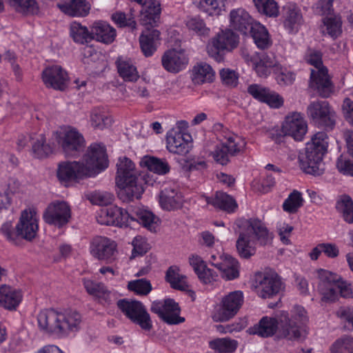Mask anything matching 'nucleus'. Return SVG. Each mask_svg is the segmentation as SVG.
I'll list each match as a JSON object with an SVG mask.
<instances>
[{
    "instance_id": "nucleus-47",
    "label": "nucleus",
    "mask_w": 353,
    "mask_h": 353,
    "mask_svg": "<svg viewBox=\"0 0 353 353\" xmlns=\"http://www.w3.org/2000/svg\"><path fill=\"white\" fill-rule=\"evenodd\" d=\"M142 163L148 169L159 174H165L170 171V166L165 160L154 157H145Z\"/></svg>"
},
{
    "instance_id": "nucleus-23",
    "label": "nucleus",
    "mask_w": 353,
    "mask_h": 353,
    "mask_svg": "<svg viewBox=\"0 0 353 353\" xmlns=\"http://www.w3.org/2000/svg\"><path fill=\"white\" fill-rule=\"evenodd\" d=\"M248 92L254 99L266 103L272 108H279L283 104V99L279 94L258 84L250 85L248 88Z\"/></svg>"
},
{
    "instance_id": "nucleus-53",
    "label": "nucleus",
    "mask_w": 353,
    "mask_h": 353,
    "mask_svg": "<svg viewBox=\"0 0 353 353\" xmlns=\"http://www.w3.org/2000/svg\"><path fill=\"white\" fill-rule=\"evenodd\" d=\"M223 6V0H201L199 3L200 10L210 16L219 15Z\"/></svg>"
},
{
    "instance_id": "nucleus-18",
    "label": "nucleus",
    "mask_w": 353,
    "mask_h": 353,
    "mask_svg": "<svg viewBox=\"0 0 353 353\" xmlns=\"http://www.w3.org/2000/svg\"><path fill=\"white\" fill-rule=\"evenodd\" d=\"M70 217V208L65 201L51 203L43 213V219L46 223L59 228L67 224Z\"/></svg>"
},
{
    "instance_id": "nucleus-63",
    "label": "nucleus",
    "mask_w": 353,
    "mask_h": 353,
    "mask_svg": "<svg viewBox=\"0 0 353 353\" xmlns=\"http://www.w3.org/2000/svg\"><path fill=\"white\" fill-rule=\"evenodd\" d=\"M275 72L278 73L276 81L280 85H290L294 83L296 79V74L294 72L286 69L276 70Z\"/></svg>"
},
{
    "instance_id": "nucleus-35",
    "label": "nucleus",
    "mask_w": 353,
    "mask_h": 353,
    "mask_svg": "<svg viewBox=\"0 0 353 353\" xmlns=\"http://www.w3.org/2000/svg\"><path fill=\"white\" fill-rule=\"evenodd\" d=\"M160 41V32L154 28H146L140 35L139 43L145 57H150L157 50Z\"/></svg>"
},
{
    "instance_id": "nucleus-21",
    "label": "nucleus",
    "mask_w": 353,
    "mask_h": 353,
    "mask_svg": "<svg viewBox=\"0 0 353 353\" xmlns=\"http://www.w3.org/2000/svg\"><path fill=\"white\" fill-rule=\"evenodd\" d=\"M41 78L46 87L58 90H64L69 79L66 71L57 65L45 68Z\"/></svg>"
},
{
    "instance_id": "nucleus-1",
    "label": "nucleus",
    "mask_w": 353,
    "mask_h": 353,
    "mask_svg": "<svg viewBox=\"0 0 353 353\" xmlns=\"http://www.w3.org/2000/svg\"><path fill=\"white\" fill-rule=\"evenodd\" d=\"M238 227L239 229L235 230L238 234L236 248L241 258L249 259L255 254L256 242H259L261 245H265L272 240V234L259 219L243 220Z\"/></svg>"
},
{
    "instance_id": "nucleus-17",
    "label": "nucleus",
    "mask_w": 353,
    "mask_h": 353,
    "mask_svg": "<svg viewBox=\"0 0 353 353\" xmlns=\"http://www.w3.org/2000/svg\"><path fill=\"white\" fill-rule=\"evenodd\" d=\"M57 177L62 183L79 182L88 176L84 163L81 161H63L59 164Z\"/></svg>"
},
{
    "instance_id": "nucleus-15",
    "label": "nucleus",
    "mask_w": 353,
    "mask_h": 353,
    "mask_svg": "<svg viewBox=\"0 0 353 353\" xmlns=\"http://www.w3.org/2000/svg\"><path fill=\"white\" fill-rule=\"evenodd\" d=\"M150 310L165 323L174 325L182 323L184 319L179 316L180 307L179 304L173 299H168L163 301H154L152 303Z\"/></svg>"
},
{
    "instance_id": "nucleus-39",
    "label": "nucleus",
    "mask_w": 353,
    "mask_h": 353,
    "mask_svg": "<svg viewBox=\"0 0 353 353\" xmlns=\"http://www.w3.org/2000/svg\"><path fill=\"white\" fill-rule=\"evenodd\" d=\"M248 34L252 37L259 48L265 49L272 45L268 30L259 23H255L253 27L249 30Z\"/></svg>"
},
{
    "instance_id": "nucleus-41",
    "label": "nucleus",
    "mask_w": 353,
    "mask_h": 353,
    "mask_svg": "<svg viewBox=\"0 0 353 353\" xmlns=\"http://www.w3.org/2000/svg\"><path fill=\"white\" fill-rule=\"evenodd\" d=\"M118 72L125 81H135L139 77L136 66L130 59L119 58L117 61Z\"/></svg>"
},
{
    "instance_id": "nucleus-25",
    "label": "nucleus",
    "mask_w": 353,
    "mask_h": 353,
    "mask_svg": "<svg viewBox=\"0 0 353 353\" xmlns=\"http://www.w3.org/2000/svg\"><path fill=\"white\" fill-rule=\"evenodd\" d=\"M162 65L165 70L177 73L183 70L188 63L185 54L176 50H169L165 52L161 57Z\"/></svg>"
},
{
    "instance_id": "nucleus-34",
    "label": "nucleus",
    "mask_w": 353,
    "mask_h": 353,
    "mask_svg": "<svg viewBox=\"0 0 353 353\" xmlns=\"http://www.w3.org/2000/svg\"><path fill=\"white\" fill-rule=\"evenodd\" d=\"M83 284L86 292L97 299L100 303L109 305L112 303V293L103 283L83 279Z\"/></svg>"
},
{
    "instance_id": "nucleus-56",
    "label": "nucleus",
    "mask_w": 353,
    "mask_h": 353,
    "mask_svg": "<svg viewBox=\"0 0 353 353\" xmlns=\"http://www.w3.org/2000/svg\"><path fill=\"white\" fill-rule=\"evenodd\" d=\"M226 145L227 149L232 157L239 155L243 152L246 142L241 137L236 135L232 137H229V141L223 142Z\"/></svg>"
},
{
    "instance_id": "nucleus-52",
    "label": "nucleus",
    "mask_w": 353,
    "mask_h": 353,
    "mask_svg": "<svg viewBox=\"0 0 353 353\" xmlns=\"http://www.w3.org/2000/svg\"><path fill=\"white\" fill-rule=\"evenodd\" d=\"M258 11L268 17H277L279 6L274 0H253Z\"/></svg>"
},
{
    "instance_id": "nucleus-59",
    "label": "nucleus",
    "mask_w": 353,
    "mask_h": 353,
    "mask_svg": "<svg viewBox=\"0 0 353 353\" xmlns=\"http://www.w3.org/2000/svg\"><path fill=\"white\" fill-rule=\"evenodd\" d=\"M331 353H353V338L345 336L337 340L332 345Z\"/></svg>"
},
{
    "instance_id": "nucleus-36",
    "label": "nucleus",
    "mask_w": 353,
    "mask_h": 353,
    "mask_svg": "<svg viewBox=\"0 0 353 353\" xmlns=\"http://www.w3.org/2000/svg\"><path fill=\"white\" fill-rule=\"evenodd\" d=\"M204 199L208 204L228 213L235 212L238 208L234 199L223 192H216L212 196H205Z\"/></svg>"
},
{
    "instance_id": "nucleus-43",
    "label": "nucleus",
    "mask_w": 353,
    "mask_h": 353,
    "mask_svg": "<svg viewBox=\"0 0 353 353\" xmlns=\"http://www.w3.org/2000/svg\"><path fill=\"white\" fill-rule=\"evenodd\" d=\"M337 211L347 223H353V201L347 194L341 195L336 203Z\"/></svg>"
},
{
    "instance_id": "nucleus-9",
    "label": "nucleus",
    "mask_w": 353,
    "mask_h": 353,
    "mask_svg": "<svg viewBox=\"0 0 353 353\" xmlns=\"http://www.w3.org/2000/svg\"><path fill=\"white\" fill-rule=\"evenodd\" d=\"M53 137L66 156H74L84 148V139L75 128L65 127L53 133Z\"/></svg>"
},
{
    "instance_id": "nucleus-58",
    "label": "nucleus",
    "mask_w": 353,
    "mask_h": 353,
    "mask_svg": "<svg viewBox=\"0 0 353 353\" xmlns=\"http://www.w3.org/2000/svg\"><path fill=\"white\" fill-rule=\"evenodd\" d=\"M211 155L216 163L222 165H227L230 161V157H232L228 152L226 145L223 143L215 147Z\"/></svg>"
},
{
    "instance_id": "nucleus-7",
    "label": "nucleus",
    "mask_w": 353,
    "mask_h": 353,
    "mask_svg": "<svg viewBox=\"0 0 353 353\" xmlns=\"http://www.w3.org/2000/svg\"><path fill=\"white\" fill-rule=\"evenodd\" d=\"M121 311L134 323L139 325L145 331L152 328V321L145 307L138 301L121 299L117 302Z\"/></svg>"
},
{
    "instance_id": "nucleus-26",
    "label": "nucleus",
    "mask_w": 353,
    "mask_h": 353,
    "mask_svg": "<svg viewBox=\"0 0 353 353\" xmlns=\"http://www.w3.org/2000/svg\"><path fill=\"white\" fill-rule=\"evenodd\" d=\"M159 203L162 208L168 211L180 208L183 199L178 188L175 185H165L161 191Z\"/></svg>"
},
{
    "instance_id": "nucleus-38",
    "label": "nucleus",
    "mask_w": 353,
    "mask_h": 353,
    "mask_svg": "<svg viewBox=\"0 0 353 353\" xmlns=\"http://www.w3.org/2000/svg\"><path fill=\"white\" fill-rule=\"evenodd\" d=\"M21 298L20 292L14 290L6 285L0 286V306L8 310L15 309L21 302Z\"/></svg>"
},
{
    "instance_id": "nucleus-44",
    "label": "nucleus",
    "mask_w": 353,
    "mask_h": 353,
    "mask_svg": "<svg viewBox=\"0 0 353 353\" xmlns=\"http://www.w3.org/2000/svg\"><path fill=\"white\" fill-rule=\"evenodd\" d=\"M303 23L301 10L296 7H289L284 21L285 28L290 32H296Z\"/></svg>"
},
{
    "instance_id": "nucleus-57",
    "label": "nucleus",
    "mask_w": 353,
    "mask_h": 353,
    "mask_svg": "<svg viewBox=\"0 0 353 353\" xmlns=\"http://www.w3.org/2000/svg\"><path fill=\"white\" fill-rule=\"evenodd\" d=\"M186 26L189 30L193 31L199 36H208L210 28L206 27L205 22L200 18H190L186 21Z\"/></svg>"
},
{
    "instance_id": "nucleus-28",
    "label": "nucleus",
    "mask_w": 353,
    "mask_h": 353,
    "mask_svg": "<svg viewBox=\"0 0 353 353\" xmlns=\"http://www.w3.org/2000/svg\"><path fill=\"white\" fill-rule=\"evenodd\" d=\"M161 5L157 0H145L140 11V22L143 26H157L160 19Z\"/></svg>"
},
{
    "instance_id": "nucleus-6",
    "label": "nucleus",
    "mask_w": 353,
    "mask_h": 353,
    "mask_svg": "<svg viewBox=\"0 0 353 353\" xmlns=\"http://www.w3.org/2000/svg\"><path fill=\"white\" fill-rule=\"evenodd\" d=\"M39 229L38 217L34 210H25L21 213L19 220L14 229L10 221L4 223L1 232L10 243L17 245L19 238L32 241L37 235Z\"/></svg>"
},
{
    "instance_id": "nucleus-2",
    "label": "nucleus",
    "mask_w": 353,
    "mask_h": 353,
    "mask_svg": "<svg viewBox=\"0 0 353 353\" xmlns=\"http://www.w3.org/2000/svg\"><path fill=\"white\" fill-rule=\"evenodd\" d=\"M37 321L41 331L63 338L78 332L82 319L81 314L75 310L58 312L46 310L39 312Z\"/></svg>"
},
{
    "instance_id": "nucleus-49",
    "label": "nucleus",
    "mask_w": 353,
    "mask_h": 353,
    "mask_svg": "<svg viewBox=\"0 0 353 353\" xmlns=\"http://www.w3.org/2000/svg\"><path fill=\"white\" fill-rule=\"evenodd\" d=\"M303 204V199L300 192L294 190L283 203V210L290 214H294Z\"/></svg>"
},
{
    "instance_id": "nucleus-14",
    "label": "nucleus",
    "mask_w": 353,
    "mask_h": 353,
    "mask_svg": "<svg viewBox=\"0 0 353 353\" xmlns=\"http://www.w3.org/2000/svg\"><path fill=\"white\" fill-rule=\"evenodd\" d=\"M325 153L312 149L311 146H306L305 152L299 156V161L301 170L310 174L321 175L323 173L325 168L323 158Z\"/></svg>"
},
{
    "instance_id": "nucleus-54",
    "label": "nucleus",
    "mask_w": 353,
    "mask_h": 353,
    "mask_svg": "<svg viewBox=\"0 0 353 353\" xmlns=\"http://www.w3.org/2000/svg\"><path fill=\"white\" fill-rule=\"evenodd\" d=\"M52 148L49 144L46 143V138L42 134L32 145L33 154L38 159L47 157L52 153Z\"/></svg>"
},
{
    "instance_id": "nucleus-51",
    "label": "nucleus",
    "mask_w": 353,
    "mask_h": 353,
    "mask_svg": "<svg viewBox=\"0 0 353 353\" xmlns=\"http://www.w3.org/2000/svg\"><path fill=\"white\" fill-rule=\"evenodd\" d=\"M326 27L327 33L332 38L338 37L342 32V21L340 16L334 15L326 17L323 19Z\"/></svg>"
},
{
    "instance_id": "nucleus-42",
    "label": "nucleus",
    "mask_w": 353,
    "mask_h": 353,
    "mask_svg": "<svg viewBox=\"0 0 353 353\" xmlns=\"http://www.w3.org/2000/svg\"><path fill=\"white\" fill-rule=\"evenodd\" d=\"M70 35L75 43L79 44L88 43L92 41V31L76 21L70 26Z\"/></svg>"
},
{
    "instance_id": "nucleus-64",
    "label": "nucleus",
    "mask_w": 353,
    "mask_h": 353,
    "mask_svg": "<svg viewBox=\"0 0 353 353\" xmlns=\"http://www.w3.org/2000/svg\"><path fill=\"white\" fill-rule=\"evenodd\" d=\"M133 250L132 256L136 257L137 256H141L146 253L149 249L148 244L145 238L137 236L134 238L132 242Z\"/></svg>"
},
{
    "instance_id": "nucleus-37",
    "label": "nucleus",
    "mask_w": 353,
    "mask_h": 353,
    "mask_svg": "<svg viewBox=\"0 0 353 353\" xmlns=\"http://www.w3.org/2000/svg\"><path fill=\"white\" fill-rule=\"evenodd\" d=\"M167 149L170 152L181 156L186 155L190 151V146L181 132H169L166 137Z\"/></svg>"
},
{
    "instance_id": "nucleus-27",
    "label": "nucleus",
    "mask_w": 353,
    "mask_h": 353,
    "mask_svg": "<svg viewBox=\"0 0 353 353\" xmlns=\"http://www.w3.org/2000/svg\"><path fill=\"white\" fill-rule=\"evenodd\" d=\"M256 22L249 13L243 8L234 9L230 13V26L243 34H248V31Z\"/></svg>"
},
{
    "instance_id": "nucleus-45",
    "label": "nucleus",
    "mask_w": 353,
    "mask_h": 353,
    "mask_svg": "<svg viewBox=\"0 0 353 353\" xmlns=\"http://www.w3.org/2000/svg\"><path fill=\"white\" fill-rule=\"evenodd\" d=\"M14 10L23 14H36L39 8L36 0H8Z\"/></svg>"
},
{
    "instance_id": "nucleus-33",
    "label": "nucleus",
    "mask_w": 353,
    "mask_h": 353,
    "mask_svg": "<svg viewBox=\"0 0 353 353\" xmlns=\"http://www.w3.org/2000/svg\"><path fill=\"white\" fill-rule=\"evenodd\" d=\"M92 40L103 43H111L114 41L117 33L116 30L104 21H96L90 26Z\"/></svg>"
},
{
    "instance_id": "nucleus-13",
    "label": "nucleus",
    "mask_w": 353,
    "mask_h": 353,
    "mask_svg": "<svg viewBox=\"0 0 353 353\" xmlns=\"http://www.w3.org/2000/svg\"><path fill=\"white\" fill-rule=\"evenodd\" d=\"M317 290L323 301H334L337 298L336 285L341 276L330 271L319 269L316 270Z\"/></svg>"
},
{
    "instance_id": "nucleus-40",
    "label": "nucleus",
    "mask_w": 353,
    "mask_h": 353,
    "mask_svg": "<svg viewBox=\"0 0 353 353\" xmlns=\"http://www.w3.org/2000/svg\"><path fill=\"white\" fill-rule=\"evenodd\" d=\"M214 77V72L208 63H200L192 68V79L194 83L201 84L205 82H212Z\"/></svg>"
},
{
    "instance_id": "nucleus-60",
    "label": "nucleus",
    "mask_w": 353,
    "mask_h": 353,
    "mask_svg": "<svg viewBox=\"0 0 353 353\" xmlns=\"http://www.w3.org/2000/svg\"><path fill=\"white\" fill-rule=\"evenodd\" d=\"M128 288L137 294L147 295L152 290V285L149 281L142 279L130 281Z\"/></svg>"
},
{
    "instance_id": "nucleus-55",
    "label": "nucleus",
    "mask_w": 353,
    "mask_h": 353,
    "mask_svg": "<svg viewBox=\"0 0 353 353\" xmlns=\"http://www.w3.org/2000/svg\"><path fill=\"white\" fill-rule=\"evenodd\" d=\"M306 146H311L312 149L325 154L328 147V137L327 134L324 132L316 133L312 137L310 142L307 143Z\"/></svg>"
},
{
    "instance_id": "nucleus-31",
    "label": "nucleus",
    "mask_w": 353,
    "mask_h": 353,
    "mask_svg": "<svg viewBox=\"0 0 353 353\" xmlns=\"http://www.w3.org/2000/svg\"><path fill=\"white\" fill-rule=\"evenodd\" d=\"M189 263L199 280L204 284H210L216 280L218 274L213 270L208 268L199 256L191 255L189 257Z\"/></svg>"
},
{
    "instance_id": "nucleus-3",
    "label": "nucleus",
    "mask_w": 353,
    "mask_h": 353,
    "mask_svg": "<svg viewBox=\"0 0 353 353\" xmlns=\"http://www.w3.org/2000/svg\"><path fill=\"white\" fill-rule=\"evenodd\" d=\"M101 225H112L118 227L128 226L137 221L150 231H155L158 226V219L150 211L137 208L132 214L116 205L101 209L97 216Z\"/></svg>"
},
{
    "instance_id": "nucleus-16",
    "label": "nucleus",
    "mask_w": 353,
    "mask_h": 353,
    "mask_svg": "<svg viewBox=\"0 0 353 353\" xmlns=\"http://www.w3.org/2000/svg\"><path fill=\"white\" fill-rule=\"evenodd\" d=\"M117 244L110 239L105 236H96L90 243V253L96 259L112 262L117 254Z\"/></svg>"
},
{
    "instance_id": "nucleus-11",
    "label": "nucleus",
    "mask_w": 353,
    "mask_h": 353,
    "mask_svg": "<svg viewBox=\"0 0 353 353\" xmlns=\"http://www.w3.org/2000/svg\"><path fill=\"white\" fill-rule=\"evenodd\" d=\"M243 303V294L241 291L230 292L224 296L214 311L212 319L216 322L226 321L234 317Z\"/></svg>"
},
{
    "instance_id": "nucleus-4",
    "label": "nucleus",
    "mask_w": 353,
    "mask_h": 353,
    "mask_svg": "<svg viewBox=\"0 0 353 353\" xmlns=\"http://www.w3.org/2000/svg\"><path fill=\"white\" fill-rule=\"evenodd\" d=\"M116 183L118 196L124 202L139 199L144 190L138 181L139 173L134 163L127 157H121L117 163Z\"/></svg>"
},
{
    "instance_id": "nucleus-50",
    "label": "nucleus",
    "mask_w": 353,
    "mask_h": 353,
    "mask_svg": "<svg viewBox=\"0 0 353 353\" xmlns=\"http://www.w3.org/2000/svg\"><path fill=\"white\" fill-rule=\"evenodd\" d=\"M210 347L220 353H232L237 347V342L227 338L217 339L210 342Z\"/></svg>"
},
{
    "instance_id": "nucleus-24",
    "label": "nucleus",
    "mask_w": 353,
    "mask_h": 353,
    "mask_svg": "<svg viewBox=\"0 0 353 353\" xmlns=\"http://www.w3.org/2000/svg\"><path fill=\"white\" fill-rule=\"evenodd\" d=\"M284 289V283L275 272L266 274L259 283V294L263 299L279 294Z\"/></svg>"
},
{
    "instance_id": "nucleus-5",
    "label": "nucleus",
    "mask_w": 353,
    "mask_h": 353,
    "mask_svg": "<svg viewBox=\"0 0 353 353\" xmlns=\"http://www.w3.org/2000/svg\"><path fill=\"white\" fill-rule=\"evenodd\" d=\"M311 65L309 85L323 98H327L334 92V87L323 64L322 54L319 51L309 50L305 58Z\"/></svg>"
},
{
    "instance_id": "nucleus-30",
    "label": "nucleus",
    "mask_w": 353,
    "mask_h": 353,
    "mask_svg": "<svg viewBox=\"0 0 353 353\" xmlns=\"http://www.w3.org/2000/svg\"><path fill=\"white\" fill-rule=\"evenodd\" d=\"M211 265L220 271L221 277L226 281L234 280L239 276V263L231 256H221L220 262L211 261Z\"/></svg>"
},
{
    "instance_id": "nucleus-20",
    "label": "nucleus",
    "mask_w": 353,
    "mask_h": 353,
    "mask_svg": "<svg viewBox=\"0 0 353 353\" xmlns=\"http://www.w3.org/2000/svg\"><path fill=\"white\" fill-rule=\"evenodd\" d=\"M279 319V339L297 341L305 334V330L300 325L296 323L295 321H293V319H290L288 312H280Z\"/></svg>"
},
{
    "instance_id": "nucleus-62",
    "label": "nucleus",
    "mask_w": 353,
    "mask_h": 353,
    "mask_svg": "<svg viewBox=\"0 0 353 353\" xmlns=\"http://www.w3.org/2000/svg\"><path fill=\"white\" fill-rule=\"evenodd\" d=\"M113 199L114 196L112 193L101 191L93 192L90 197V200L92 203L99 205H107L110 204Z\"/></svg>"
},
{
    "instance_id": "nucleus-22",
    "label": "nucleus",
    "mask_w": 353,
    "mask_h": 353,
    "mask_svg": "<svg viewBox=\"0 0 353 353\" xmlns=\"http://www.w3.org/2000/svg\"><path fill=\"white\" fill-rule=\"evenodd\" d=\"M279 314L276 316H265L258 323L248 330L250 334H255L263 338H268L276 334L279 338Z\"/></svg>"
},
{
    "instance_id": "nucleus-12",
    "label": "nucleus",
    "mask_w": 353,
    "mask_h": 353,
    "mask_svg": "<svg viewBox=\"0 0 353 353\" xmlns=\"http://www.w3.org/2000/svg\"><path fill=\"white\" fill-rule=\"evenodd\" d=\"M307 114L311 121L319 127L332 128L335 125L334 112L327 101L311 102L307 108Z\"/></svg>"
},
{
    "instance_id": "nucleus-32",
    "label": "nucleus",
    "mask_w": 353,
    "mask_h": 353,
    "mask_svg": "<svg viewBox=\"0 0 353 353\" xmlns=\"http://www.w3.org/2000/svg\"><path fill=\"white\" fill-rule=\"evenodd\" d=\"M58 7L65 14L73 17H84L90 13L91 6L87 0H65Z\"/></svg>"
},
{
    "instance_id": "nucleus-8",
    "label": "nucleus",
    "mask_w": 353,
    "mask_h": 353,
    "mask_svg": "<svg viewBox=\"0 0 353 353\" xmlns=\"http://www.w3.org/2000/svg\"><path fill=\"white\" fill-rule=\"evenodd\" d=\"M239 44V36L230 29L219 32L213 37L207 46L209 56L216 61H223L222 52L230 51L236 48Z\"/></svg>"
},
{
    "instance_id": "nucleus-10",
    "label": "nucleus",
    "mask_w": 353,
    "mask_h": 353,
    "mask_svg": "<svg viewBox=\"0 0 353 353\" xmlns=\"http://www.w3.org/2000/svg\"><path fill=\"white\" fill-rule=\"evenodd\" d=\"M81 163L87 170L88 176H94L108 166L106 150L103 145L91 144L84 154Z\"/></svg>"
},
{
    "instance_id": "nucleus-46",
    "label": "nucleus",
    "mask_w": 353,
    "mask_h": 353,
    "mask_svg": "<svg viewBox=\"0 0 353 353\" xmlns=\"http://www.w3.org/2000/svg\"><path fill=\"white\" fill-rule=\"evenodd\" d=\"M165 279L174 289L183 291L188 287L185 281V276L179 274V269L176 267L172 266L168 268Z\"/></svg>"
},
{
    "instance_id": "nucleus-29",
    "label": "nucleus",
    "mask_w": 353,
    "mask_h": 353,
    "mask_svg": "<svg viewBox=\"0 0 353 353\" xmlns=\"http://www.w3.org/2000/svg\"><path fill=\"white\" fill-rule=\"evenodd\" d=\"M252 60L254 61V70L260 77L269 76L272 69L274 72L281 69V65L278 63L275 55L272 52L258 54L257 59Z\"/></svg>"
},
{
    "instance_id": "nucleus-48",
    "label": "nucleus",
    "mask_w": 353,
    "mask_h": 353,
    "mask_svg": "<svg viewBox=\"0 0 353 353\" xmlns=\"http://www.w3.org/2000/svg\"><path fill=\"white\" fill-rule=\"evenodd\" d=\"M90 121L94 128L99 130H103L112 123V118L100 108H95L92 111Z\"/></svg>"
},
{
    "instance_id": "nucleus-19",
    "label": "nucleus",
    "mask_w": 353,
    "mask_h": 353,
    "mask_svg": "<svg viewBox=\"0 0 353 353\" xmlns=\"http://www.w3.org/2000/svg\"><path fill=\"white\" fill-rule=\"evenodd\" d=\"M307 130V122L299 112L288 114L282 125V132L284 134L292 137L296 141H301Z\"/></svg>"
},
{
    "instance_id": "nucleus-61",
    "label": "nucleus",
    "mask_w": 353,
    "mask_h": 353,
    "mask_svg": "<svg viewBox=\"0 0 353 353\" xmlns=\"http://www.w3.org/2000/svg\"><path fill=\"white\" fill-rule=\"evenodd\" d=\"M111 18L119 27H130L132 30H135L137 28V23L132 14L127 17L124 12H117L112 14Z\"/></svg>"
}]
</instances>
